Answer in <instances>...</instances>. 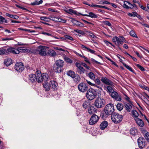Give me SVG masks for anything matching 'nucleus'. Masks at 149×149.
<instances>
[{
  "mask_svg": "<svg viewBox=\"0 0 149 149\" xmlns=\"http://www.w3.org/2000/svg\"><path fill=\"white\" fill-rule=\"evenodd\" d=\"M49 75L47 74H41L39 70H37L36 74H31L29 76V79L32 82L37 81L38 83H41L43 81H47L48 80Z\"/></svg>",
  "mask_w": 149,
  "mask_h": 149,
  "instance_id": "obj_1",
  "label": "nucleus"
},
{
  "mask_svg": "<svg viewBox=\"0 0 149 149\" xmlns=\"http://www.w3.org/2000/svg\"><path fill=\"white\" fill-rule=\"evenodd\" d=\"M114 111L113 105L112 103L107 104L105 107L104 110L103 114L106 115H112Z\"/></svg>",
  "mask_w": 149,
  "mask_h": 149,
  "instance_id": "obj_2",
  "label": "nucleus"
},
{
  "mask_svg": "<svg viewBox=\"0 0 149 149\" xmlns=\"http://www.w3.org/2000/svg\"><path fill=\"white\" fill-rule=\"evenodd\" d=\"M97 95V93L95 90L92 88H90L87 91L86 97L89 100H93Z\"/></svg>",
  "mask_w": 149,
  "mask_h": 149,
  "instance_id": "obj_3",
  "label": "nucleus"
},
{
  "mask_svg": "<svg viewBox=\"0 0 149 149\" xmlns=\"http://www.w3.org/2000/svg\"><path fill=\"white\" fill-rule=\"evenodd\" d=\"M112 120L115 123L120 122L123 119L122 115L117 113H114L111 115Z\"/></svg>",
  "mask_w": 149,
  "mask_h": 149,
  "instance_id": "obj_4",
  "label": "nucleus"
},
{
  "mask_svg": "<svg viewBox=\"0 0 149 149\" xmlns=\"http://www.w3.org/2000/svg\"><path fill=\"white\" fill-rule=\"evenodd\" d=\"M27 50V49H24L21 47H18L17 49H15L12 47H10L8 48L7 49L8 52L16 54H18L20 52H25Z\"/></svg>",
  "mask_w": 149,
  "mask_h": 149,
  "instance_id": "obj_5",
  "label": "nucleus"
},
{
  "mask_svg": "<svg viewBox=\"0 0 149 149\" xmlns=\"http://www.w3.org/2000/svg\"><path fill=\"white\" fill-rule=\"evenodd\" d=\"M56 67L55 69V71L57 73L61 72L62 68L64 65V61L61 60H58L56 61L55 63Z\"/></svg>",
  "mask_w": 149,
  "mask_h": 149,
  "instance_id": "obj_6",
  "label": "nucleus"
},
{
  "mask_svg": "<svg viewBox=\"0 0 149 149\" xmlns=\"http://www.w3.org/2000/svg\"><path fill=\"white\" fill-rule=\"evenodd\" d=\"M105 101L103 98H98L95 102V105L97 108H100L103 107L105 104Z\"/></svg>",
  "mask_w": 149,
  "mask_h": 149,
  "instance_id": "obj_7",
  "label": "nucleus"
},
{
  "mask_svg": "<svg viewBox=\"0 0 149 149\" xmlns=\"http://www.w3.org/2000/svg\"><path fill=\"white\" fill-rule=\"evenodd\" d=\"M79 90L82 92H85L88 89V85L85 83L82 82L80 83L78 86Z\"/></svg>",
  "mask_w": 149,
  "mask_h": 149,
  "instance_id": "obj_8",
  "label": "nucleus"
},
{
  "mask_svg": "<svg viewBox=\"0 0 149 149\" xmlns=\"http://www.w3.org/2000/svg\"><path fill=\"white\" fill-rule=\"evenodd\" d=\"M125 38L122 36H121L120 38L117 36L113 37L112 39L113 41L115 43L116 45H117L120 44H122L124 41Z\"/></svg>",
  "mask_w": 149,
  "mask_h": 149,
  "instance_id": "obj_9",
  "label": "nucleus"
},
{
  "mask_svg": "<svg viewBox=\"0 0 149 149\" xmlns=\"http://www.w3.org/2000/svg\"><path fill=\"white\" fill-rule=\"evenodd\" d=\"M15 69L17 72H20L24 70V66L22 62H17L15 65Z\"/></svg>",
  "mask_w": 149,
  "mask_h": 149,
  "instance_id": "obj_10",
  "label": "nucleus"
},
{
  "mask_svg": "<svg viewBox=\"0 0 149 149\" xmlns=\"http://www.w3.org/2000/svg\"><path fill=\"white\" fill-rule=\"evenodd\" d=\"M99 117L95 114H93L91 117L89 121V124L91 125H93L96 123L99 120Z\"/></svg>",
  "mask_w": 149,
  "mask_h": 149,
  "instance_id": "obj_11",
  "label": "nucleus"
},
{
  "mask_svg": "<svg viewBox=\"0 0 149 149\" xmlns=\"http://www.w3.org/2000/svg\"><path fill=\"white\" fill-rule=\"evenodd\" d=\"M146 143L145 139L142 137H140L138 140V145L140 148H144L146 145Z\"/></svg>",
  "mask_w": 149,
  "mask_h": 149,
  "instance_id": "obj_12",
  "label": "nucleus"
},
{
  "mask_svg": "<svg viewBox=\"0 0 149 149\" xmlns=\"http://www.w3.org/2000/svg\"><path fill=\"white\" fill-rule=\"evenodd\" d=\"M111 95L113 98L116 101H120L121 100V95H119L118 93L116 91H113L111 93Z\"/></svg>",
  "mask_w": 149,
  "mask_h": 149,
  "instance_id": "obj_13",
  "label": "nucleus"
},
{
  "mask_svg": "<svg viewBox=\"0 0 149 149\" xmlns=\"http://www.w3.org/2000/svg\"><path fill=\"white\" fill-rule=\"evenodd\" d=\"M101 80L102 82L106 85L111 86H112L113 85V83L112 81L106 77H102Z\"/></svg>",
  "mask_w": 149,
  "mask_h": 149,
  "instance_id": "obj_14",
  "label": "nucleus"
},
{
  "mask_svg": "<svg viewBox=\"0 0 149 149\" xmlns=\"http://www.w3.org/2000/svg\"><path fill=\"white\" fill-rule=\"evenodd\" d=\"M39 54L41 55H45L46 54V49L45 47L40 45L38 47Z\"/></svg>",
  "mask_w": 149,
  "mask_h": 149,
  "instance_id": "obj_15",
  "label": "nucleus"
},
{
  "mask_svg": "<svg viewBox=\"0 0 149 149\" xmlns=\"http://www.w3.org/2000/svg\"><path fill=\"white\" fill-rule=\"evenodd\" d=\"M133 104L131 102L126 103L124 104L125 109L128 112H130L132 108Z\"/></svg>",
  "mask_w": 149,
  "mask_h": 149,
  "instance_id": "obj_16",
  "label": "nucleus"
},
{
  "mask_svg": "<svg viewBox=\"0 0 149 149\" xmlns=\"http://www.w3.org/2000/svg\"><path fill=\"white\" fill-rule=\"evenodd\" d=\"M81 47V48L84 50L85 51H86L87 52H89L90 53H92V54H94L95 52V51L93 50H92V49H91L89 48L88 47H86V46H85L84 45H83L80 44Z\"/></svg>",
  "mask_w": 149,
  "mask_h": 149,
  "instance_id": "obj_17",
  "label": "nucleus"
},
{
  "mask_svg": "<svg viewBox=\"0 0 149 149\" xmlns=\"http://www.w3.org/2000/svg\"><path fill=\"white\" fill-rule=\"evenodd\" d=\"M58 84L55 81H51L50 83V86L51 88L55 90L57 89Z\"/></svg>",
  "mask_w": 149,
  "mask_h": 149,
  "instance_id": "obj_18",
  "label": "nucleus"
},
{
  "mask_svg": "<svg viewBox=\"0 0 149 149\" xmlns=\"http://www.w3.org/2000/svg\"><path fill=\"white\" fill-rule=\"evenodd\" d=\"M71 21L74 24H75L79 27H83L84 26V24L83 23L75 20L73 18L72 19Z\"/></svg>",
  "mask_w": 149,
  "mask_h": 149,
  "instance_id": "obj_19",
  "label": "nucleus"
},
{
  "mask_svg": "<svg viewBox=\"0 0 149 149\" xmlns=\"http://www.w3.org/2000/svg\"><path fill=\"white\" fill-rule=\"evenodd\" d=\"M97 109L93 106H91L88 109V111L89 113L91 114L96 112Z\"/></svg>",
  "mask_w": 149,
  "mask_h": 149,
  "instance_id": "obj_20",
  "label": "nucleus"
},
{
  "mask_svg": "<svg viewBox=\"0 0 149 149\" xmlns=\"http://www.w3.org/2000/svg\"><path fill=\"white\" fill-rule=\"evenodd\" d=\"M135 120L138 125L140 127L144 126V123L141 119L139 118H136L135 119Z\"/></svg>",
  "mask_w": 149,
  "mask_h": 149,
  "instance_id": "obj_21",
  "label": "nucleus"
},
{
  "mask_svg": "<svg viewBox=\"0 0 149 149\" xmlns=\"http://www.w3.org/2000/svg\"><path fill=\"white\" fill-rule=\"evenodd\" d=\"M73 81L74 82L76 83H78L80 82L81 80V78L80 76L78 74L75 75L74 77H73Z\"/></svg>",
  "mask_w": 149,
  "mask_h": 149,
  "instance_id": "obj_22",
  "label": "nucleus"
},
{
  "mask_svg": "<svg viewBox=\"0 0 149 149\" xmlns=\"http://www.w3.org/2000/svg\"><path fill=\"white\" fill-rule=\"evenodd\" d=\"M47 81H43L42 82H44L45 83L43 84V87L45 89V90L46 91H48L50 90V88H51L50 86V84H48L47 82Z\"/></svg>",
  "mask_w": 149,
  "mask_h": 149,
  "instance_id": "obj_23",
  "label": "nucleus"
},
{
  "mask_svg": "<svg viewBox=\"0 0 149 149\" xmlns=\"http://www.w3.org/2000/svg\"><path fill=\"white\" fill-rule=\"evenodd\" d=\"M89 6H92L94 8L96 7L100 8H104L107 9L109 10H111V9L109 8L104 6L98 5L95 4L89 5Z\"/></svg>",
  "mask_w": 149,
  "mask_h": 149,
  "instance_id": "obj_24",
  "label": "nucleus"
},
{
  "mask_svg": "<svg viewBox=\"0 0 149 149\" xmlns=\"http://www.w3.org/2000/svg\"><path fill=\"white\" fill-rule=\"evenodd\" d=\"M4 63L6 66H8L13 63L12 60L11 58H7L4 60Z\"/></svg>",
  "mask_w": 149,
  "mask_h": 149,
  "instance_id": "obj_25",
  "label": "nucleus"
},
{
  "mask_svg": "<svg viewBox=\"0 0 149 149\" xmlns=\"http://www.w3.org/2000/svg\"><path fill=\"white\" fill-rule=\"evenodd\" d=\"M82 15L84 16L89 17L92 18H96L97 17V15L95 14L92 12H89L88 14H82Z\"/></svg>",
  "mask_w": 149,
  "mask_h": 149,
  "instance_id": "obj_26",
  "label": "nucleus"
},
{
  "mask_svg": "<svg viewBox=\"0 0 149 149\" xmlns=\"http://www.w3.org/2000/svg\"><path fill=\"white\" fill-rule=\"evenodd\" d=\"M108 125V123L106 121L102 122L100 124V127L101 130H104L106 128Z\"/></svg>",
  "mask_w": 149,
  "mask_h": 149,
  "instance_id": "obj_27",
  "label": "nucleus"
},
{
  "mask_svg": "<svg viewBox=\"0 0 149 149\" xmlns=\"http://www.w3.org/2000/svg\"><path fill=\"white\" fill-rule=\"evenodd\" d=\"M130 3L127 1H125L124 2V4L123 5V6L124 8L127 9L131 8L132 7L130 6Z\"/></svg>",
  "mask_w": 149,
  "mask_h": 149,
  "instance_id": "obj_28",
  "label": "nucleus"
},
{
  "mask_svg": "<svg viewBox=\"0 0 149 149\" xmlns=\"http://www.w3.org/2000/svg\"><path fill=\"white\" fill-rule=\"evenodd\" d=\"M77 71L79 74H81L84 73L85 70L83 67L81 66L79 68L77 69Z\"/></svg>",
  "mask_w": 149,
  "mask_h": 149,
  "instance_id": "obj_29",
  "label": "nucleus"
},
{
  "mask_svg": "<svg viewBox=\"0 0 149 149\" xmlns=\"http://www.w3.org/2000/svg\"><path fill=\"white\" fill-rule=\"evenodd\" d=\"M67 74L68 76L71 77L73 78L75 74V72L73 71L70 70L67 71Z\"/></svg>",
  "mask_w": 149,
  "mask_h": 149,
  "instance_id": "obj_30",
  "label": "nucleus"
},
{
  "mask_svg": "<svg viewBox=\"0 0 149 149\" xmlns=\"http://www.w3.org/2000/svg\"><path fill=\"white\" fill-rule=\"evenodd\" d=\"M6 15L8 17H10L15 19H17L19 18L18 16L16 15H13L10 14L8 13H6Z\"/></svg>",
  "mask_w": 149,
  "mask_h": 149,
  "instance_id": "obj_31",
  "label": "nucleus"
},
{
  "mask_svg": "<svg viewBox=\"0 0 149 149\" xmlns=\"http://www.w3.org/2000/svg\"><path fill=\"white\" fill-rule=\"evenodd\" d=\"M124 107L123 105L120 103H118L116 105L117 109L119 111H121L123 109Z\"/></svg>",
  "mask_w": 149,
  "mask_h": 149,
  "instance_id": "obj_32",
  "label": "nucleus"
},
{
  "mask_svg": "<svg viewBox=\"0 0 149 149\" xmlns=\"http://www.w3.org/2000/svg\"><path fill=\"white\" fill-rule=\"evenodd\" d=\"M130 131L131 134L133 135H136L137 132V130L135 128H132L130 129Z\"/></svg>",
  "mask_w": 149,
  "mask_h": 149,
  "instance_id": "obj_33",
  "label": "nucleus"
},
{
  "mask_svg": "<svg viewBox=\"0 0 149 149\" xmlns=\"http://www.w3.org/2000/svg\"><path fill=\"white\" fill-rule=\"evenodd\" d=\"M132 115L135 118H138L137 117L139 116V114L136 110H132Z\"/></svg>",
  "mask_w": 149,
  "mask_h": 149,
  "instance_id": "obj_34",
  "label": "nucleus"
},
{
  "mask_svg": "<svg viewBox=\"0 0 149 149\" xmlns=\"http://www.w3.org/2000/svg\"><path fill=\"white\" fill-rule=\"evenodd\" d=\"M108 86L107 87V90L106 91L109 92V94L111 93L114 91V90L110 86Z\"/></svg>",
  "mask_w": 149,
  "mask_h": 149,
  "instance_id": "obj_35",
  "label": "nucleus"
},
{
  "mask_svg": "<svg viewBox=\"0 0 149 149\" xmlns=\"http://www.w3.org/2000/svg\"><path fill=\"white\" fill-rule=\"evenodd\" d=\"M90 105V103L87 100L85 101L83 104L82 106L83 108L85 109H86Z\"/></svg>",
  "mask_w": 149,
  "mask_h": 149,
  "instance_id": "obj_36",
  "label": "nucleus"
},
{
  "mask_svg": "<svg viewBox=\"0 0 149 149\" xmlns=\"http://www.w3.org/2000/svg\"><path fill=\"white\" fill-rule=\"evenodd\" d=\"M86 81H87V83L88 84H89V85H91V86H93L95 87H96L97 88H99V89H101L102 90V89L101 87L98 86L97 85H96L95 84H93L91 82L87 80H86Z\"/></svg>",
  "mask_w": 149,
  "mask_h": 149,
  "instance_id": "obj_37",
  "label": "nucleus"
},
{
  "mask_svg": "<svg viewBox=\"0 0 149 149\" xmlns=\"http://www.w3.org/2000/svg\"><path fill=\"white\" fill-rule=\"evenodd\" d=\"M48 54L51 56H55L56 55V53L53 50L50 49L47 52Z\"/></svg>",
  "mask_w": 149,
  "mask_h": 149,
  "instance_id": "obj_38",
  "label": "nucleus"
},
{
  "mask_svg": "<svg viewBox=\"0 0 149 149\" xmlns=\"http://www.w3.org/2000/svg\"><path fill=\"white\" fill-rule=\"evenodd\" d=\"M88 76L91 79L93 80H94L95 78L94 74L92 72H90L88 74Z\"/></svg>",
  "mask_w": 149,
  "mask_h": 149,
  "instance_id": "obj_39",
  "label": "nucleus"
},
{
  "mask_svg": "<svg viewBox=\"0 0 149 149\" xmlns=\"http://www.w3.org/2000/svg\"><path fill=\"white\" fill-rule=\"evenodd\" d=\"M7 53L6 49L3 48L0 49V55H4Z\"/></svg>",
  "mask_w": 149,
  "mask_h": 149,
  "instance_id": "obj_40",
  "label": "nucleus"
},
{
  "mask_svg": "<svg viewBox=\"0 0 149 149\" xmlns=\"http://www.w3.org/2000/svg\"><path fill=\"white\" fill-rule=\"evenodd\" d=\"M0 22L1 23H7V20L2 16H0Z\"/></svg>",
  "mask_w": 149,
  "mask_h": 149,
  "instance_id": "obj_41",
  "label": "nucleus"
},
{
  "mask_svg": "<svg viewBox=\"0 0 149 149\" xmlns=\"http://www.w3.org/2000/svg\"><path fill=\"white\" fill-rule=\"evenodd\" d=\"M66 12L68 13L71 14H76V11L71 9H69L68 10H67Z\"/></svg>",
  "mask_w": 149,
  "mask_h": 149,
  "instance_id": "obj_42",
  "label": "nucleus"
},
{
  "mask_svg": "<svg viewBox=\"0 0 149 149\" xmlns=\"http://www.w3.org/2000/svg\"><path fill=\"white\" fill-rule=\"evenodd\" d=\"M123 65L127 69L129 70L130 71L133 72V70L132 69V68L129 65H126V64L124 63H123Z\"/></svg>",
  "mask_w": 149,
  "mask_h": 149,
  "instance_id": "obj_43",
  "label": "nucleus"
},
{
  "mask_svg": "<svg viewBox=\"0 0 149 149\" xmlns=\"http://www.w3.org/2000/svg\"><path fill=\"white\" fill-rule=\"evenodd\" d=\"M130 35L134 37L137 38V36L135 34L134 31L132 30L130 32Z\"/></svg>",
  "mask_w": 149,
  "mask_h": 149,
  "instance_id": "obj_44",
  "label": "nucleus"
},
{
  "mask_svg": "<svg viewBox=\"0 0 149 149\" xmlns=\"http://www.w3.org/2000/svg\"><path fill=\"white\" fill-rule=\"evenodd\" d=\"M144 136L147 142L149 143V133L147 132L145 134Z\"/></svg>",
  "mask_w": 149,
  "mask_h": 149,
  "instance_id": "obj_45",
  "label": "nucleus"
},
{
  "mask_svg": "<svg viewBox=\"0 0 149 149\" xmlns=\"http://www.w3.org/2000/svg\"><path fill=\"white\" fill-rule=\"evenodd\" d=\"M135 65L137 66L140 70L142 71H144L145 70V69L140 65L139 64H135Z\"/></svg>",
  "mask_w": 149,
  "mask_h": 149,
  "instance_id": "obj_46",
  "label": "nucleus"
},
{
  "mask_svg": "<svg viewBox=\"0 0 149 149\" xmlns=\"http://www.w3.org/2000/svg\"><path fill=\"white\" fill-rule=\"evenodd\" d=\"M65 61L69 63H71L72 62V61L68 57H66L64 58Z\"/></svg>",
  "mask_w": 149,
  "mask_h": 149,
  "instance_id": "obj_47",
  "label": "nucleus"
},
{
  "mask_svg": "<svg viewBox=\"0 0 149 149\" xmlns=\"http://www.w3.org/2000/svg\"><path fill=\"white\" fill-rule=\"evenodd\" d=\"M106 58L108 59V60H109L110 61H111V63L114 65H115V66H117V67H118V65L116 64V63L114 62L113 61H112L111 59H110V58H109V57H108L107 56H106Z\"/></svg>",
  "mask_w": 149,
  "mask_h": 149,
  "instance_id": "obj_48",
  "label": "nucleus"
},
{
  "mask_svg": "<svg viewBox=\"0 0 149 149\" xmlns=\"http://www.w3.org/2000/svg\"><path fill=\"white\" fill-rule=\"evenodd\" d=\"M65 38L67 39L71 40H73V38L69 35H65Z\"/></svg>",
  "mask_w": 149,
  "mask_h": 149,
  "instance_id": "obj_49",
  "label": "nucleus"
},
{
  "mask_svg": "<svg viewBox=\"0 0 149 149\" xmlns=\"http://www.w3.org/2000/svg\"><path fill=\"white\" fill-rule=\"evenodd\" d=\"M74 31L75 32L79 33L81 34H84V32L81 31L78 29L74 30Z\"/></svg>",
  "mask_w": 149,
  "mask_h": 149,
  "instance_id": "obj_50",
  "label": "nucleus"
},
{
  "mask_svg": "<svg viewBox=\"0 0 149 149\" xmlns=\"http://www.w3.org/2000/svg\"><path fill=\"white\" fill-rule=\"evenodd\" d=\"M81 64L84 67H85L88 70L89 69V67L88 66L86 63H84L82 62L81 63Z\"/></svg>",
  "mask_w": 149,
  "mask_h": 149,
  "instance_id": "obj_51",
  "label": "nucleus"
},
{
  "mask_svg": "<svg viewBox=\"0 0 149 149\" xmlns=\"http://www.w3.org/2000/svg\"><path fill=\"white\" fill-rule=\"evenodd\" d=\"M13 39V38H2L1 40L2 41H8V40H12Z\"/></svg>",
  "mask_w": 149,
  "mask_h": 149,
  "instance_id": "obj_52",
  "label": "nucleus"
},
{
  "mask_svg": "<svg viewBox=\"0 0 149 149\" xmlns=\"http://www.w3.org/2000/svg\"><path fill=\"white\" fill-rule=\"evenodd\" d=\"M119 58V61L120 62L123 63V61H124L125 60V58L123 57V56H120L119 57V56H117Z\"/></svg>",
  "mask_w": 149,
  "mask_h": 149,
  "instance_id": "obj_53",
  "label": "nucleus"
},
{
  "mask_svg": "<svg viewBox=\"0 0 149 149\" xmlns=\"http://www.w3.org/2000/svg\"><path fill=\"white\" fill-rule=\"evenodd\" d=\"M83 57H84V61L87 63L89 64H91L90 63L89 61V60L87 58H86L85 56H83Z\"/></svg>",
  "mask_w": 149,
  "mask_h": 149,
  "instance_id": "obj_54",
  "label": "nucleus"
},
{
  "mask_svg": "<svg viewBox=\"0 0 149 149\" xmlns=\"http://www.w3.org/2000/svg\"><path fill=\"white\" fill-rule=\"evenodd\" d=\"M95 82L98 85H100L101 83L100 81L98 79H96L94 80Z\"/></svg>",
  "mask_w": 149,
  "mask_h": 149,
  "instance_id": "obj_55",
  "label": "nucleus"
},
{
  "mask_svg": "<svg viewBox=\"0 0 149 149\" xmlns=\"http://www.w3.org/2000/svg\"><path fill=\"white\" fill-rule=\"evenodd\" d=\"M125 99L128 102H131L130 100V98L126 95H125Z\"/></svg>",
  "mask_w": 149,
  "mask_h": 149,
  "instance_id": "obj_56",
  "label": "nucleus"
},
{
  "mask_svg": "<svg viewBox=\"0 0 149 149\" xmlns=\"http://www.w3.org/2000/svg\"><path fill=\"white\" fill-rule=\"evenodd\" d=\"M111 3L108 2L107 1H105L103 2L102 3H99L100 4H110Z\"/></svg>",
  "mask_w": 149,
  "mask_h": 149,
  "instance_id": "obj_57",
  "label": "nucleus"
},
{
  "mask_svg": "<svg viewBox=\"0 0 149 149\" xmlns=\"http://www.w3.org/2000/svg\"><path fill=\"white\" fill-rule=\"evenodd\" d=\"M63 22L64 23H65L66 22V20L64 19H62L61 18H59V22Z\"/></svg>",
  "mask_w": 149,
  "mask_h": 149,
  "instance_id": "obj_58",
  "label": "nucleus"
},
{
  "mask_svg": "<svg viewBox=\"0 0 149 149\" xmlns=\"http://www.w3.org/2000/svg\"><path fill=\"white\" fill-rule=\"evenodd\" d=\"M104 42L108 46H110V45H112V44L111 43L105 40L104 41Z\"/></svg>",
  "mask_w": 149,
  "mask_h": 149,
  "instance_id": "obj_59",
  "label": "nucleus"
},
{
  "mask_svg": "<svg viewBox=\"0 0 149 149\" xmlns=\"http://www.w3.org/2000/svg\"><path fill=\"white\" fill-rule=\"evenodd\" d=\"M75 65L77 67V69H78L79 68L81 67L80 64L77 62L76 63Z\"/></svg>",
  "mask_w": 149,
  "mask_h": 149,
  "instance_id": "obj_60",
  "label": "nucleus"
},
{
  "mask_svg": "<svg viewBox=\"0 0 149 149\" xmlns=\"http://www.w3.org/2000/svg\"><path fill=\"white\" fill-rule=\"evenodd\" d=\"M40 19L41 20H45L46 19H48V17L45 16H42L40 17Z\"/></svg>",
  "mask_w": 149,
  "mask_h": 149,
  "instance_id": "obj_61",
  "label": "nucleus"
},
{
  "mask_svg": "<svg viewBox=\"0 0 149 149\" xmlns=\"http://www.w3.org/2000/svg\"><path fill=\"white\" fill-rule=\"evenodd\" d=\"M59 17H55L54 21L59 22Z\"/></svg>",
  "mask_w": 149,
  "mask_h": 149,
  "instance_id": "obj_62",
  "label": "nucleus"
},
{
  "mask_svg": "<svg viewBox=\"0 0 149 149\" xmlns=\"http://www.w3.org/2000/svg\"><path fill=\"white\" fill-rule=\"evenodd\" d=\"M143 97H145L146 98V100L149 99V96L146 93H144L143 94Z\"/></svg>",
  "mask_w": 149,
  "mask_h": 149,
  "instance_id": "obj_63",
  "label": "nucleus"
},
{
  "mask_svg": "<svg viewBox=\"0 0 149 149\" xmlns=\"http://www.w3.org/2000/svg\"><path fill=\"white\" fill-rule=\"evenodd\" d=\"M104 23L107 25L110 26L111 25V23L108 21H106L104 22Z\"/></svg>",
  "mask_w": 149,
  "mask_h": 149,
  "instance_id": "obj_64",
  "label": "nucleus"
}]
</instances>
